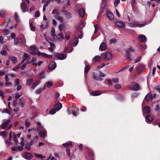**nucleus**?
Wrapping results in <instances>:
<instances>
[{"mask_svg":"<svg viewBox=\"0 0 160 160\" xmlns=\"http://www.w3.org/2000/svg\"><path fill=\"white\" fill-rule=\"evenodd\" d=\"M92 78L96 80L102 81V78L106 77L105 73L102 72L100 71L96 72H94L92 75Z\"/></svg>","mask_w":160,"mask_h":160,"instance_id":"nucleus-1","label":"nucleus"},{"mask_svg":"<svg viewBox=\"0 0 160 160\" xmlns=\"http://www.w3.org/2000/svg\"><path fill=\"white\" fill-rule=\"evenodd\" d=\"M147 24L145 22L140 23L138 22H134L133 23H128V25L129 27L133 28H141Z\"/></svg>","mask_w":160,"mask_h":160,"instance_id":"nucleus-2","label":"nucleus"},{"mask_svg":"<svg viewBox=\"0 0 160 160\" xmlns=\"http://www.w3.org/2000/svg\"><path fill=\"white\" fill-rule=\"evenodd\" d=\"M128 89L133 91H136L139 90V86L138 84L135 82H132L128 86Z\"/></svg>","mask_w":160,"mask_h":160,"instance_id":"nucleus-3","label":"nucleus"},{"mask_svg":"<svg viewBox=\"0 0 160 160\" xmlns=\"http://www.w3.org/2000/svg\"><path fill=\"white\" fill-rule=\"evenodd\" d=\"M135 51V50L131 46H130L129 48L126 50V54L125 57L128 59H129L131 60H132V59L131 58V55L130 53V52H133Z\"/></svg>","mask_w":160,"mask_h":160,"instance_id":"nucleus-4","label":"nucleus"},{"mask_svg":"<svg viewBox=\"0 0 160 160\" xmlns=\"http://www.w3.org/2000/svg\"><path fill=\"white\" fill-rule=\"evenodd\" d=\"M61 11L68 19H70L72 18V15L71 13L64 10H62Z\"/></svg>","mask_w":160,"mask_h":160,"instance_id":"nucleus-5","label":"nucleus"},{"mask_svg":"<svg viewBox=\"0 0 160 160\" xmlns=\"http://www.w3.org/2000/svg\"><path fill=\"white\" fill-rule=\"evenodd\" d=\"M55 57L57 58L58 59L60 60H63L65 59L67 55L66 54H63L61 53H56L55 55Z\"/></svg>","mask_w":160,"mask_h":160,"instance_id":"nucleus-6","label":"nucleus"},{"mask_svg":"<svg viewBox=\"0 0 160 160\" xmlns=\"http://www.w3.org/2000/svg\"><path fill=\"white\" fill-rule=\"evenodd\" d=\"M38 50L36 46H32L30 48V53L32 55L35 54L38 52Z\"/></svg>","mask_w":160,"mask_h":160,"instance_id":"nucleus-7","label":"nucleus"},{"mask_svg":"<svg viewBox=\"0 0 160 160\" xmlns=\"http://www.w3.org/2000/svg\"><path fill=\"white\" fill-rule=\"evenodd\" d=\"M15 96L16 99L13 101V105L14 107H16L18 106V104L17 103V99L20 97V95L18 92H17L16 93Z\"/></svg>","mask_w":160,"mask_h":160,"instance_id":"nucleus-8","label":"nucleus"},{"mask_svg":"<svg viewBox=\"0 0 160 160\" xmlns=\"http://www.w3.org/2000/svg\"><path fill=\"white\" fill-rule=\"evenodd\" d=\"M83 33L81 31H77L75 32L74 36L77 38L81 39L82 37Z\"/></svg>","mask_w":160,"mask_h":160,"instance_id":"nucleus-9","label":"nucleus"},{"mask_svg":"<svg viewBox=\"0 0 160 160\" xmlns=\"http://www.w3.org/2000/svg\"><path fill=\"white\" fill-rule=\"evenodd\" d=\"M20 7L21 9L23 12H26L27 11V7L26 3L24 2H22L21 3Z\"/></svg>","mask_w":160,"mask_h":160,"instance_id":"nucleus-10","label":"nucleus"},{"mask_svg":"<svg viewBox=\"0 0 160 160\" xmlns=\"http://www.w3.org/2000/svg\"><path fill=\"white\" fill-rule=\"evenodd\" d=\"M56 40L58 42H61L62 39H64V36L62 33L58 34L56 37Z\"/></svg>","mask_w":160,"mask_h":160,"instance_id":"nucleus-11","label":"nucleus"},{"mask_svg":"<svg viewBox=\"0 0 160 160\" xmlns=\"http://www.w3.org/2000/svg\"><path fill=\"white\" fill-rule=\"evenodd\" d=\"M145 118L146 122L147 123H148V122H152L154 119V117L153 115H152L151 114H150L147 115L146 117Z\"/></svg>","mask_w":160,"mask_h":160,"instance_id":"nucleus-12","label":"nucleus"},{"mask_svg":"<svg viewBox=\"0 0 160 160\" xmlns=\"http://www.w3.org/2000/svg\"><path fill=\"white\" fill-rule=\"evenodd\" d=\"M112 57V54L109 52H107L105 53L104 59L106 60H109L111 59Z\"/></svg>","mask_w":160,"mask_h":160,"instance_id":"nucleus-13","label":"nucleus"},{"mask_svg":"<svg viewBox=\"0 0 160 160\" xmlns=\"http://www.w3.org/2000/svg\"><path fill=\"white\" fill-rule=\"evenodd\" d=\"M56 67V64L54 62H51L48 66L49 70H52L54 69Z\"/></svg>","mask_w":160,"mask_h":160,"instance_id":"nucleus-14","label":"nucleus"},{"mask_svg":"<svg viewBox=\"0 0 160 160\" xmlns=\"http://www.w3.org/2000/svg\"><path fill=\"white\" fill-rule=\"evenodd\" d=\"M47 131L45 129L40 131L39 132V134L42 138H44L47 136Z\"/></svg>","mask_w":160,"mask_h":160,"instance_id":"nucleus-15","label":"nucleus"},{"mask_svg":"<svg viewBox=\"0 0 160 160\" xmlns=\"http://www.w3.org/2000/svg\"><path fill=\"white\" fill-rule=\"evenodd\" d=\"M62 107V105L61 103L56 104L54 106V108L57 111H59Z\"/></svg>","mask_w":160,"mask_h":160,"instance_id":"nucleus-16","label":"nucleus"},{"mask_svg":"<svg viewBox=\"0 0 160 160\" xmlns=\"http://www.w3.org/2000/svg\"><path fill=\"white\" fill-rule=\"evenodd\" d=\"M62 146L65 148H68L70 147H72V143L71 141L68 142L66 143H63Z\"/></svg>","mask_w":160,"mask_h":160,"instance_id":"nucleus-17","label":"nucleus"},{"mask_svg":"<svg viewBox=\"0 0 160 160\" xmlns=\"http://www.w3.org/2000/svg\"><path fill=\"white\" fill-rule=\"evenodd\" d=\"M143 110L144 113L148 114L151 112V109L149 107L147 106L143 109Z\"/></svg>","mask_w":160,"mask_h":160,"instance_id":"nucleus-18","label":"nucleus"},{"mask_svg":"<svg viewBox=\"0 0 160 160\" xmlns=\"http://www.w3.org/2000/svg\"><path fill=\"white\" fill-rule=\"evenodd\" d=\"M153 98V97L152 95L149 93L145 96V99L147 101H149L152 100Z\"/></svg>","mask_w":160,"mask_h":160,"instance_id":"nucleus-19","label":"nucleus"},{"mask_svg":"<svg viewBox=\"0 0 160 160\" xmlns=\"http://www.w3.org/2000/svg\"><path fill=\"white\" fill-rule=\"evenodd\" d=\"M78 42V41L77 38L73 39L70 42V44L73 46L75 47L77 46Z\"/></svg>","mask_w":160,"mask_h":160,"instance_id":"nucleus-20","label":"nucleus"},{"mask_svg":"<svg viewBox=\"0 0 160 160\" xmlns=\"http://www.w3.org/2000/svg\"><path fill=\"white\" fill-rule=\"evenodd\" d=\"M116 25L118 27H120L121 28H124L125 26V24L121 21H117L115 22Z\"/></svg>","mask_w":160,"mask_h":160,"instance_id":"nucleus-21","label":"nucleus"},{"mask_svg":"<svg viewBox=\"0 0 160 160\" xmlns=\"http://www.w3.org/2000/svg\"><path fill=\"white\" fill-rule=\"evenodd\" d=\"M139 41L141 42H143L146 41V36L143 35H141L138 37Z\"/></svg>","mask_w":160,"mask_h":160,"instance_id":"nucleus-22","label":"nucleus"},{"mask_svg":"<svg viewBox=\"0 0 160 160\" xmlns=\"http://www.w3.org/2000/svg\"><path fill=\"white\" fill-rule=\"evenodd\" d=\"M37 124L38 125V126L37 128V130L38 131H41L44 129V128L42 126L40 122H37Z\"/></svg>","mask_w":160,"mask_h":160,"instance_id":"nucleus-23","label":"nucleus"},{"mask_svg":"<svg viewBox=\"0 0 160 160\" xmlns=\"http://www.w3.org/2000/svg\"><path fill=\"white\" fill-rule=\"evenodd\" d=\"M37 54L38 56H40L41 55L42 57L48 58H51L52 57V55H48L44 53H41L40 52H37Z\"/></svg>","mask_w":160,"mask_h":160,"instance_id":"nucleus-24","label":"nucleus"},{"mask_svg":"<svg viewBox=\"0 0 160 160\" xmlns=\"http://www.w3.org/2000/svg\"><path fill=\"white\" fill-rule=\"evenodd\" d=\"M78 12L80 16L82 18L83 17L85 13V10L83 8H80Z\"/></svg>","mask_w":160,"mask_h":160,"instance_id":"nucleus-25","label":"nucleus"},{"mask_svg":"<svg viewBox=\"0 0 160 160\" xmlns=\"http://www.w3.org/2000/svg\"><path fill=\"white\" fill-rule=\"evenodd\" d=\"M26 102V101L25 99L20 98L19 99V104L22 108L24 107V104Z\"/></svg>","mask_w":160,"mask_h":160,"instance_id":"nucleus-26","label":"nucleus"},{"mask_svg":"<svg viewBox=\"0 0 160 160\" xmlns=\"http://www.w3.org/2000/svg\"><path fill=\"white\" fill-rule=\"evenodd\" d=\"M106 49V46L105 43L102 42L100 46L99 50L101 51H104Z\"/></svg>","mask_w":160,"mask_h":160,"instance_id":"nucleus-27","label":"nucleus"},{"mask_svg":"<svg viewBox=\"0 0 160 160\" xmlns=\"http://www.w3.org/2000/svg\"><path fill=\"white\" fill-rule=\"evenodd\" d=\"M145 66L143 65H139L137 68V71L138 73H140L144 68Z\"/></svg>","mask_w":160,"mask_h":160,"instance_id":"nucleus-28","label":"nucleus"},{"mask_svg":"<svg viewBox=\"0 0 160 160\" xmlns=\"http://www.w3.org/2000/svg\"><path fill=\"white\" fill-rule=\"evenodd\" d=\"M5 84L7 86H9L12 84V83L9 82V79L8 78V75H6L5 76Z\"/></svg>","mask_w":160,"mask_h":160,"instance_id":"nucleus-29","label":"nucleus"},{"mask_svg":"<svg viewBox=\"0 0 160 160\" xmlns=\"http://www.w3.org/2000/svg\"><path fill=\"white\" fill-rule=\"evenodd\" d=\"M107 15L108 18L110 20H112L114 19L113 15L110 12L108 11L107 12Z\"/></svg>","mask_w":160,"mask_h":160,"instance_id":"nucleus-30","label":"nucleus"},{"mask_svg":"<svg viewBox=\"0 0 160 160\" xmlns=\"http://www.w3.org/2000/svg\"><path fill=\"white\" fill-rule=\"evenodd\" d=\"M29 58H30L29 57V55L26 53H25L23 57L22 61L21 63V64L23 63L25 60H29Z\"/></svg>","mask_w":160,"mask_h":160,"instance_id":"nucleus-31","label":"nucleus"},{"mask_svg":"<svg viewBox=\"0 0 160 160\" xmlns=\"http://www.w3.org/2000/svg\"><path fill=\"white\" fill-rule=\"evenodd\" d=\"M25 158L27 160H30L32 158V155L28 152H25Z\"/></svg>","mask_w":160,"mask_h":160,"instance_id":"nucleus-32","label":"nucleus"},{"mask_svg":"<svg viewBox=\"0 0 160 160\" xmlns=\"http://www.w3.org/2000/svg\"><path fill=\"white\" fill-rule=\"evenodd\" d=\"M85 25V21H82L79 26L77 27V28L78 29H81Z\"/></svg>","mask_w":160,"mask_h":160,"instance_id":"nucleus-33","label":"nucleus"},{"mask_svg":"<svg viewBox=\"0 0 160 160\" xmlns=\"http://www.w3.org/2000/svg\"><path fill=\"white\" fill-rule=\"evenodd\" d=\"M54 18L57 20H59L61 22H62L63 21V18L61 16L56 15L54 16Z\"/></svg>","mask_w":160,"mask_h":160,"instance_id":"nucleus-34","label":"nucleus"},{"mask_svg":"<svg viewBox=\"0 0 160 160\" xmlns=\"http://www.w3.org/2000/svg\"><path fill=\"white\" fill-rule=\"evenodd\" d=\"M107 0H102L101 5V8L102 9H104L106 7Z\"/></svg>","mask_w":160,"mask_h":160,"instance_id":"nucleus-35","label":"nucleus"},{"mask_svg":"<svg viewBox=\"0 0 160 160\" xmlns=\"http://www.w3.org/2000/svg\"><path fill=\"white\" fill-rule=\"evenodd\" d=\"M52 82L51 81L47 82L45 83V86L46 85V87L48 88H50L52 87Z\"/></svg>","mask_w":160,"mask_h":160,"instance_id":"nucleus-36","label":"nucleus"},{"mask_svg":"<svg viewBox=\"0 0 160 160\" xmlns=\"http://www.w3.org/2000/svg\"><path fill=\"white\" fill-rule=\"evenodd\" d=\"M101 92L99 91H97L92 92L91 93V95L93 96H96L100 95Z\"/></svg>","mask_w":160,"mask_h":160,"instance_id":"nucleus-37","label":"nucleus"},{"mask_svg":"<svg viewBox=\"0 0 160 160\" xmlns=\"http://www.w3.org/2000/svg\"><path fill=\"white\" fill-rule=\"evenodd\" d=\"M40 83L39 80L36 81L35 82L32 83V89H34Z\"/></svg>","mask_w":160,"mask_h":160,"instance_id":"nucleus-38","label":"nucleus"},{"mask_svg":"<svg viewBox=\"0 0 160 160\" xmlns=\"http://www.w3.org/2000/svg\"><path fill=\"white\" fill-rule=\"evenodd\" d=\"M90 69L88 65L86 66L84 68V76L86 77V74L88 71Z\"/></svg>","mask_w":160,"mask_h":160,"instance_id":"nucleus-39","label":"nucleus"},{"mask_svg":"<svg viewBox=\"0 0 160 160\" xmlns=\"http://www.w3.org/2000/svg\"><path fill=\"white\" fill-rule=\"evenodd\" d=\"M9 58L12 61L13 63H16L17 62V58L15 57L11 56Z\"/></svg>","mask_w":160,"mask_h":160,"instance_id":"nucleus-40","label":"nucleus"},{"mask_svg":"<svg viewBox=\"0 0 160 160\" xmlns=\"http://www.w3.org/2000/svg\"><path fill=\"white\" fill-rule=\"evenodd\" d=\"M36 60H37L36 58H35V57H33L31 61L30 62V63H32V64L33 65H37L38 64L36 62H34L35 61H36Z\"/></svg>","mask_w":160,"mask_h":160,"instance_id":"nucleus-41","label":"nucleus"},{"mask_svg":"<svg viewBox=\"0 0 160 160\" xmlns=\"http://www.w3.org/2000/svg\"><path fill=\"white\" fill-rule=\"evenodd\" d=\"M93 60L96 61H99L101 60V57L98 55L96 56L93 58Z\"/></svg>","mask_w":160,"mask_h":160,"instance_id":"nucleus-42","label":"nucleus"},{"mask_svg":"<svg viewBox=\"0 0 160 160\" xmlns=\"http://www.w3.org/2000/svg\"><path fill=\"white\" fill-rule=\"evenodd\" d=\"M34 154L37 158H39L42 159L45 158V156H43L40 154H37L36 153H34Z\"/></svg>","mask_w":160,"mask_h":160,"instance_id":"nucleus-43","label":"nucleus"},{"mask_svg":"<svg viewBox=\"0 0 160 160\" xmlns=\"http://www.w3.org/2000/svg\"><path fill=\"white\" fill-rule=\"evenodd\" d=\"M14 41V44L16 45L20 43L21 42L20 39L18 38L15 39Z\"/></svg>","mask_w":160,"mask_h":160,"instance_id":"nucleus-44","label":"nucleus"},{"mask_svg":"<svg viewBox=\"0 0 160 160\" xmlns=\"http://www.w3.org/2000/svg\"><path fill=\"white\" fill-rule=\"evenodd\" d=\"M28 62H26L25 63H23L21 67V68L22 70H23L26 67L27 64L29 63Z\"/></svg>","mask_w":160,"mask_h":160,"instance_id":"nucleus-45","label":"nucleus"},{"mask_svg":"<svg viewBox=\"0 0 160 160\" xmlns=\"http://www.w3.org/2000/svg\"><path fill=\"white\" fill-rule=\"evenodd\" d=\"M72 51V48L71 47H66L65 50V52L68 53Z\"/></svg>","mask_w":160,"mask_h":160,"instance_id":"nucleus-46","label":"nucleus"},{"mask_svg":"<svg viewBox=\"0 0 160 160\" xmlns=\"http://www.w3.org/2000/svg\"><path fill=\"white\" fill-rule=\"evenodd\" d=\"M33 81V79H28L27 81L26 84L28 86H29L31 83Z\"/></svg>","mask_w":160,"mask_h":160,"instance_id":"nucleus-47","label":"nucleus"},{"mask_svg":"<svg viewBox=\"0 0 160 160\" xmlns=\"http://www.w3.org/2000/svg\"><path fill=\"white\" fill-rule=\"evenodd\" d=\"M8 135V133L6 131H2L0 132V136L6 137Z\"/></svg>","mask_w":160,"mask_h":160,"instance_id":"nucleus-48","label":"nucleus"},{"mask_svg":"<svg viewBox=\"0 0 160 160\" xmlns=\"http://www.w3.org/2000/svg\"><path fill=\"white\" fill-rule=\"evenodd\" d=\"M29 26L30 27V30L33 31H34L35 29V27L34 26H33L32 23H29Z\"/></svg>","mask_w":160,"mask_h":160,"instance_id":"nucleus-49","label":"nucleus"},{"mask_svg":"<svg viewBox=\"0 0 160 160\" xmlns=\"http://www.w3.org/2000/svg\"><path fill=\"white\" fill-rule=\"evenodd\" d=\"M116 41V40L115 38H112L110 40L109 43L110 44L115 43Z\"/></svg>","mask_w":160,"mask_h":160,"instance_id":"nucleus-50","label":"nucleus"},{"mask_svg":"<svg viewBox=\"0 0 160 160\" xmlns=\"http://www.w3.org/2000/svg\"><path fill=\"white\" fill-rule=\"evenodd\" d=\"M52 14H55L57 15L59 14V11L58 10L54 9L53 10L52 12Z\"/></svg>","mask_w":160,"mask_h":160,"instance_id":"nucleus-51","label":"nucleus"},{"mask_svg":"<svg viewBox=\"0 0 160 160\" xmlns=\"http://www.w3.org/2000/svg\"><path fill=\"white\" fill-rule=\"evenodd\" d=\"M51 34L52 36H55V29L54 28L52 27V30L51 32Z\"/></svg>","mask_w":160,"mask_h":160,"instance_id":"nucleus-52","label":"nucleus"},{"mask_svg":"<svg viewBox=\"0 0 160 160\" xmlns=\"http://www.w3.org/2000/svg\"><path fill=\"white\" fill-rule=\"evenodd\" d=\"M3 32L4 35H6L8 34L10 32V30L8 29H4L3 30Z\"/></svg>","mask_w":160,"mask_h":160,"instance_id":"nucleus-53","label":"nucleus"},{"mask_svg":"<svg viewBox=\"0 0 160 160\" xmlns=\"http://www.w3.org/2000/svg\"><path fill=\"white\" fill-rule=\"evenodd\" d=\"M2 113H7L10 114V111L7 109H4L2 111Z\"/></svg>","mask_w":160,"mask_h":160,"instance_id":"nucleus-54","label":"nucleus"},{"mask_svg":"<svg viewBox=\"0 0 160 160\" xmlns=\"http://www.w3.org/2000/svg\"><path fill=\"white\" fill-rule=\"evenodd\" d=\"M139 95V93L138 92H134L133 93H132V95L131 96L133 98H135L137 97H138Z\"/></svg>","mask_w":160,"mask_h":160,"instance_id":"nucleus-55","label":"nucleus"},{"mask_svg":"<svg viewBox=\"0 0 160 160\" xmlns=\"http://www.w3.org/2000/svg\"><path fill=\"white\" fill-rule=\"evenodd\" d=\"M112 81L115 83H118L119 81V79L118 78H113L112 79Z\"/></svg>","mask_w":160,"mask_h":160,"instance_id":"nucleus-56","label":"nucleus"},{"mask_svg":"<svg viewBox=\"0 0 160 160\" xmlns=\"http://www.w3.org/2000/svg\"><path fill=\"white\" fill-rule=\"evenodd\" d=\"M21 63L18 65L16 66L15 67L12 69V70L14 71H16L17 70L20 68V64Z\"/></svg>","mask_w":160,"mask_h":160,"instance_id":"nucleus-57","label":"nucleus"},{"mask_svg":"<svg viewBox=\"0 0 160 160\" xmlns=\"http://www.w3.org/2000/svg\"><path fill=\"white\" fill-rule=\"evenodd\" d=\"M8 125L4 122H3L1 125V127L3 129H5L7 127Z\"/></svg>","mask_w":160,"mask_h":160,"instance_id":"nucleus-58","label":"nucleus"},{"mask_svg":"<svg viewBox=\"0 0 160 160\" xmlns=\"http://www.w3.org/2000/svg\"><path fill=\"white\" fill-rule=\"evenodd\" d=\"M120 0H114V5L115 6H117L119 3Z\"/></svg>","mask_w":160,"mask_h":160,"instance_id":"nucleus-59","label":"nucleus"},{"mask_svg":"<svg viewBox=\"0 0 160 160\" xmlns=\"http://www.w3.org/2000/svg\"><path fill=\"white\" fill-rule=\"evenodd\" d=\"M121 87V85L120 84H117L114 86V88L117 89H119Z\"/></svg>","mask_w":160,"mask_h":160,"instance_id":"nucleus-60","label":"nucleus"},{"mask_svg":"<svg viewBox=\"0 0 160 160\" xmlns=\"http://www.w3.org/2000/svg\"><path fill=\"white\" fill-rule=\"evenodd\" d=\"M55 109H52L50 111V113L51 115H53L56 113Z\"/></svg>","mask_w":160,"mask_h":160,"instance_id":"nucleus-61","label":"nucleus"},{"mask_svg":"<svg viewBox=\"0 0 160 160\" xmlns=\"http://www.w3.org/2000/svg\"><path fill=\"white\" fill-rule=\"evenodd\" d=\"M42 91V89L40 88L36 90L35 92L36 94H39L40 93H41Z\"/></svg>","mask_w":160,"mask_h":160,"instance_id":"nucleus-62","label":"nucleus"},{"mask_svg":"<svg viewBox=\"0 0 160 160\" xmlns=\"http://www.w3.org/2000/svg\"><path fill=\"white\" fill-rule=\"evenodd\" d=\"M14 17L17 22H19L20 21V20L18 16V14L17 13H15V14Z\"/></svg>","mask_w":160,"mask_h":160,"instance_id":"nucleus-63","label":"nucleus"},{"mask_svg":"<svg viewBox=\"0 0 160 160\" xmlns=\"http://www.w3.org/2000/svg\"><path fill=\"white\" fill-rule=\"evenodd\" d=\"M20 80L18 79H17L15 81V86L18 85L19 84Z\"/></svg>","mask_w":160,"mask_h":160,"instance_id":"nucleus-64","label":"nucleus"}]
</instances>
